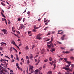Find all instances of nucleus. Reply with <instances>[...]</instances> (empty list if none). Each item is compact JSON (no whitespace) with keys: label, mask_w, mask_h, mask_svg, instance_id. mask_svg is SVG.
<instances>
[{"label":"nucleus","mask_w":74,"mask_h":74,"mask_svg":"<svg viewBox=\"0 0 74 74\" xmlns=\"http://www.w3.org/2000/svg\"><path fill=\"white\" fill-rule=\"evenodd\" d=\"M29 71H31V70L32 69H34V66H30L29 67Z\"/></svg>","instance_id":"1a4fd4ad"},{"label":"nucleus","mask_w":74,"mask_h":74,"mask_svg":"<svg viewBox=\"0 0 74 74\" xmlns=\"http://www.w3.org/2000/svg\"><path fill=\"white\" fill-rule=\"evenodd\" d=\"M19 69L20 70H21V71H22L23 70L22 68H21V67H19Z\"/></svg>","instance_id":"3c124183"},{"label":"nucleus","mask_w":74,"mask_h":74,"mask_svg":"<svg viewBox=\"0 0 74 74\" xmlns=\"http://www.w3.org/2000/svg\"><path fill=\"white\" fill-rule=\"evenodd\" d=\"M28 67H27V72L28 73Z\"/></svg>","instance_id":"6e6d98bb"},{"label":"nucleus","mask_w":74,"mask_h":74,"mask_svg":"<svg viewBox=\"0 0 74 74\" xmlns=\"http://www.w3.org/2000/svg\"><path fill=\"white\" fill-rule=\"evenodd\" d=\"M16 32H17L18 34H20V32L19 31H16Z\"/></svg>","instance_id":"a878e982"},{"label":"nucleus","mask_w":74,"mask_h":74,"mask_svg":"<svg viewBox=\"0 0 74 74\" xmlns=\"http://www.w3.org/2000/svg\"><path fill=\"white\" fill-rule=\"evenodd\" d=\"M34 29H37V27H36V26H35L34 27Z\"/></svg>","instance_id":"603ef678"},{"label":"nucleus","mask_w":74,"mask_h":74,"mask_svg":"<svg viewBox=\"0 0 74 74\" xmlns=\"http://www.w3.org/2000/svg\"><path fill=\"white\" fill-rule=\"evenodd\" d=\"M53 66H54L53 69H55V68L56 67V63H55L53 64Z\"/></svg>","instance_id":"c756f323"},{"label":"nucleus","mask_w":74,"mask_h":74,"mask_svg":"<svg viewBox=\"0 0 74 74\" xmlns=\"http://www.w3.org/2000/svg\"><path fill=\"white\" fill-rule=\"evenodd\" d=\"M0 50H3V48L1 47H0Z\"/></svg>","instance_id":"7c9ffc66"},{"label":"nucleus","mask_w":74,"mask_h":74,"mask_svg":"<svg viewBox=\"0 0 74 74\" xmlns=\"http://www.w3.org/2000/svg\"><path fill=\"white\" fill-rule=\"evenodd\" d=\"M49 40H50V39H48V40H46L45 41H49Z\"/></svg>","instance_id":"864d4df0"},{"label":"nucleus","mask_w":74,"mask_h":74,"mask_svg":"<svg viewBox=\"0 0 74 74\" xmlns=\"http://www.w3.org/2000/svg\"><path fill=\"white\" fill-rule=\"evenodd\" d=\"M33 57V55L32 54L31 55H30V58L31 59H32Z\"/></svg>","instance_id":"4468645a"},{"label":"nucleus","mask_w":74,"mask_h":74,"mask_svg":"<svg viewBox=\"0 0 74 74\" xmlns=\"http://www.w3.org/2000/svg\"><path fill=\"white\" fill-rule=\"evenodd\" d=\"M16 55V60L17 59L18 60V61H19V58H18V56L17 54V53H16L15 54Z\"/></svg>","instance_id":"9d476101"},{"label":"nucleus","mask_w":74,"mask_h":74,"mask_svg":"<svg viewBox=\"0 0 74 74\" xmlns=\"http://www.w3.org/2000/svg\"><path fill=\"white\" fill-rule=\"evenodd\" d=\"M50 32H49L48 34H47V36H49V35H50Z\"/></svg>","instance_id":"37998d69"},{"label":"nucleus","mask_w":74,"mask_h":74,"mask_svg":"<svg viewBox=\"0 0 74 74\" xmlns=\"http://www.w3.org/2000/svg\"><path fill=\"white\" fill-rule=\"evenodd\" d=\"M52 72L51 71H50L48 72L47 74H52Z\"/></svg>","instance_id":"f8f14e48"},{"label":"nucleus","mask_w":74,"mask_h":74,"mask_svg":"<svg viewBox=\"0 0 74 74\" xmlns=\"http://www.w3.org/2000/svg\"><path fill=\"white\" fill-rule=\"evenodd\" d=\"M11 58H14V56H13L12 55H11Z\"/></svg>","instance_id":"8fccbe9b"},{"label":"nucleus","mask_w":74,"mask_h":74,"mask_svg":"<svg viewBox=\"0 0 74 74\" xmlns=\"http://www.w3.org/2000/svg\"><path fill=\"white\" fill-rule=\"evenodd\" d=\"M29 59H28L27 60V63H29Z\"/></svg>","instance_id":"4d7b16f0"},{"label":"nucleus","mask_w":74,"mask_h":74,"mask_svg":"<svg viewBox=\"0 0 74 74\" xmlns=\"http://www.w3.org/2000/svg\"><path fill=\"white\" fill-rule=\"evenodd\" d=\"M5 56V57H6V58H8V59H10V58H9V57H8V56Z\"/></svg>","instance_id":"72a5a7b5"},{"label":"nucleus","mask_w":74,"mask_h":74,"mask_svg":"<svg viewBox=\"0 0 74 74\" xmlns=\"http://www.w3.org/2000/svg\"><path fill=\"white\" fill-rule=\"evenodd\" d=\"M24 25L23 24H21V29H23V28L24 27Z\"/></svg>","instance_id":"dca6fc26"},{"label":"nucleus","mask_w":74,"mask_h":74,"mask_svg":"<svg viewBox=\"0 0 74 74\" xmlns=\"http://www.w3.org/2000/svg\"><path fill=\"white\" fill-rule=\"evenodd\" d=\"M34 72L35 74H38L39 72L38 69H37V70H35Z\"/></svg>","instance_id":"6e6552de"},{"label":"nucleus","mask_w":74,"mask_h":74,"mask_svg":"<svg viewBox=\"0 0 74 74\" xmlns=\"http://www.w3.org/2000/svg\"><path fill=\"white\" fill-rule=\"evenodd\" d=\"M49 28V27H45V28L44 29V30H47V29H48Z\"/></svg>","instance_id":"2f4dec72"},{"label":"nucleus","mask_w":74,"mask_h":74,"mask_svg":"<svg viewBox=\"0 0 74 74\" xmlns=\"http://www.w3.org/2000/svg\"><path fill=\"white\" fill-rule=\"evenodd\" d=\"M66 34H64L62 35V36L61 37V39L62 40H64V38L66 37Z\"/></svg>","instance_id":"423d86ee"},{"label":"nucleus","mask_w":74,"mask_h":74,"mask_svg":"<svg viewBox=\"0 0 74 74\" xmlns=\"http://www.w3.org/2000/svg\"><path fill=\"white\" fill-rule=\"evenodd\" d=\"M45 52V50L44 49H42V51H41V53L42 54L44 53V52Z\"/></svg>","instance_id":"ddd939ff"},{"label":"nucleus","mask_w":74,"mask_h":74,"mask_svg":"<svg viewBox=\"0 0 74 74\" xmlns=\"http://www.w3.org/2000/svg\"><path fill=\"white\" fill-rule=\"evenodd\" d=\"M45 62H47L48 61V59H46L45 60H44Z\"/></svg>","instance_id":"c9c22d12"},{"label":"nucleus","mask_w":74,"mask_h":74,"mask_svg":"<svg viewBox=\"0 0 74 74\" xmlns=\"http://www.w3.org/2000/svg\"><path fill=\"white\" fill-rule=\"evenodd\" d=\"M42 69V67H40V68H39V69H40V70H41Z\"/></svg>","instance_id":"338daca9"},{"label":"nucleus","mask_w":74,"mask_h":74,"mask_svg":"<svg viewBox=\"0 0 74 74\" xmlns=\"http://www.w3.org/2000/svg\"><path fill=\"white\" fill-rule=\"evenodd\" d=\"M8 63H6L5 66H7V65H8Z\"/></svg>","instance_id":"0e129e2a"},{"label":"nucleus","mask_w":74,"mask_h":74,"mask_svg":"<svg viewBox=\"0 0 74 74\" xmlns=\"http://www.w3.org/2000/svg\"><path fill=\"white\" fill-rule=\"evenodd\" d=\"M49 60H50V61H52V59L51 57H50V58H49Z\"/></svg>","instance_id":"cd10ccee"},{"label":"nucleus","mask_w":74,"mask_h":74,"mask_svg":"<svg viewBox=\"0 0 74 74\" xmlns=\"http://www.w3.org/2000/svg\"><path fill=\"white\" fill-rule=\"evenodd\" d=\"M51 42H52L51 41H50L49 42H48L47 44H51Z\"/></svg>","instance_id":"5701e85b"},{"label":"nucleus","mask_w":74,"mask_h":74,"mask_svg":"<svg viewBox=\"0 0 74 74\" xmlns=\"http://www.w3.org/2000/svg\"><path fill=\"white\" fill-rule=\"evenodd\" d=\"M1 4L2 5H3V6H5V3H3V2H1Z\"/></svg>","instance_id":"bb28decb"},{"label":"nucleus","mask_w":74,"mask_h":74,"mask_svg":"<svg viewBox=\"0 0 74 74\" xmlns=\"http://www.w3.org/2000/svg\"><path fill=\"white\" fill-rule=\"evenodd\" d=\"M14 35L15 36H16V37H17L18 38H19V37L18 36V35H16V34H14Z\"/></svg>","instance_id":"58836bf2"},{"label":"nucleus","mask_w":74,"mask_h":74,"mask_svg":"<svg viewBox=\"0 0 74 74\" xmlns=\"http://www.w3.org/2000/svg\"><path fill=\"white\" fill-rule=\"evenodd\" d=\"M4 42H1V46H2V47H3L4 46V45L3 44Z\"/></svg>","instance_id":"c85d7f7f"},{"label":"nucleus","mask_w":74,"mask_h":74,"mask_svg":"<svg viewBox=\"0 0 74 74\" xmlns=\"http://www.w3.org/2000/svg\"><path fill=\"white\" fill-rule=\"evenodd\" d=\"M51 47H54V46L53 44H52V42H51Z\"/></svg>","instance_id":"b1692460"},{"label":"nucleus","mask_w":74,"mask_h":74,"mask_svg":"<svg viewBox=\"0 0 74 74\" xmlns=\"http://www.w3.org/2000/svg\"><path fill=\"white\" fill-rule=\"evenodd\" d=\"M51 41H53V37H52L51 38Z\"/></svg>","instance_id":"79ce46f5"},{"label":"nucleus","mask_w":74,"mask_h":74,"mask_svg":"<svg viewBox=\"0 0 74 74\" xmlns=\"http://www.w3.org/2000/svg\"><path fill=\"white\" fill-rule=\"evenodd\" d=\"M54 51H55V48H53V49H52V50L51 51V52H53Z\"/></svg>","instance_id":"2eb2a0df"},{"label":"nucleus","mask_w":74,"mask_h":74,"mask_svg":"<svg viewBox=\"0 0 74 74\" xmlns=\"http://www.w3.org/2000/svg\"><path fill=\"white\" fill-rule=\"evenodd\" d=\"M34 72V70L33 69H32V70H31V73H33Z\"/></svg>","instance_id":"a211bd4d"},{"label":"nucleus","mask_w":74,"mask_h":74,"mask_svg":"<svg viewBox=\"0 0 74 74\" xmlns=\"http://www.w3.org/2000/svg\"><path fill=\"white\" fill-rule=\"evenodd\" d=\"M25 49H28V50L29 47H28V46H27V47H25Z\"/></svg>","instance_id":"4be33fe9"},{"label":"nucleus","mask_w":74,"mask_h":74,"mask_svg":"<svg viewBox=\"0 0 74 74\" xmlns=\"http://www.w3.org/2000/svg\"><path fill=\"white\" fill-rule=\"evenodd\" d=\"M48 22H47V23H45V24L46 25H48Z\"/></svg>","instance_id":"e2e57ef3"},{"label":"nucleus","mask_w":74,"mask_h":74,"mask_svg":"<svg viewBox=\"0 0 74 74\" xmlns=\"http://www.w3.org/2000/svg\"><path fill=\"white\" fill-rule=\"evenodd\" d=\"M71 63V62H68V61H67L66 63H68V64H67V65H66V68H67V67H69V66H70Z\"/></svg>","instance_id":"20e7f679"},{"label":"nucleus","mask_w":74,"mask_h":74,"mask_svg":"<svg viewBox=\"0 0 74 74\" xmlns=\"http://www.w3.org/2000/svg\"><path fill=\"white\" fill-rule=\"evenodd\" d=\"M22 60H23V63H24V59H23V58H22V59H21V61H22Z\"/></svg>","instance_id":"f704fd0d"},{"label":"nucleus","mask_w":74,"mask_h":74,"mask_svg":"<svg viewBox=\"0 0 74 74\" xmlns=\"http://www.w3.org/2000/svg\"><path fill=\"white\" fill-rule=\"evenodd\" d=\"M32 32H36V30L35 29H33L32 30Z\"/></svg>","instance_id":"aec40b11"},{"label":"nucleus","mask_w":74,"mask_h":74,"mask_svg":"<svg viewBox=\"0 0 74 74\" xmlns=\"http://www.w3.org/2000/svg\"><path fill=\"white\" fill-rule=\"evenodd\" d=\"M26 59H29V58H28V56H26Z\"/></svg>","instance_id":"de8ad7c7"},{"label":"nucleus","mask_w":74,"mask_h":74,"mask_svg":"<svg viewBox=\"0 0 74 74\" xmlns=\"http://www.w3.org/2000/svg\"><path fill=\"white\" fill-rule=\"evenodd\" d=\"M41 34H38V35H37V36L36 37V38H37V39L39 40H40V39H41V38L40 37H41Z\"/></svg>","instance_id":"f03ea898"},{"label":"nucleus","mask_w":74,"mask_h":74,"mask_svg":"<svg viewBox=\"0 0 74 74\" xmlns=\"http://www.w3.org/2000/svg\"><path fill=\"white\" fill-rule=\"evenodd\" d=\"M5 20H6V19L5 18H2V20H3V21H4L5 20Z\"/></svg>","instance_id":"a18cd8bd"},{"label":"nucleus","mask_w":74,"mask_h":74,"mask_svg":"<svg viewBox=\"0 0 74 74\" xmlns=\"http://www.w3.org/2000/svg\"><path fill=\"white\" fill-rule=\"evenodd\" d=\"M12 44H13V45H15V46H16L18 48V49H19L20 50V49L19 47H18L16 45V44L15 42H14V41H12Z\"/></svg>","instance_id":"39448f33"},{"label":"nucleus","mask_w":74,"mask_h":74,"mask_svg":"<svg viewBox=\"0 0 74 74\" xmlns=\"http://www.w3.org/2000/svg\"><path fill=\"white\" fill-rule=\"evenodd\" d=\"M1 31L2 32H4V34H6V33L7 32L6 29H1Z\"/></svg>","instance_id":"0eeeda50"},{"label":"nucleus","mask_w":74,"mask_h":74,"mask_svg":"<svg viewBox=\"0 0 74 74\" xmlns=\"http://www.w3.org/2000/svg\"><path fill=\"white\" fill-rule=\"evenodd\" d=\"M74 64H71V67H72V69H73V68L74 67Z\"/></svg>","instance_id":"c03bdc74"},{"label":"nucleus","mask_w":74,"mask_h":74,"mask_svg":"<svg viewBox=\"0 0 74 74\" xmlns=\"http://www.w3.org/2000/svg\"><path fill=\"white\" fill-rule=\"evenodd\" d=\"M5 23H6V24L7 25L8 24H7V21L6 19H5Z\"/></svg>","instance_id":"ea45409f"},{"label":"nucleus","mask_w":74,"mask_h":74,"mask_svg":"<svg viewBox=\"0 0 74 74\" xmlns=\"http://www.w3.org/2000/svg\"><path fill=\"white\" fill-rule=\"evenodd\" d=\"M5 72H7V70H4H4H2V71L1 70V69H0V74H5Z\"/></svg>","instance_id":"7ed1b4c3"},{"label":"nucleus","mask_w":74,"mask_h":74,"mask_svg":"<svg viewBox=\"0 0 74 74\" xmlns=\"http://www.w3.org/2000/svg\"><path fill=\"white\" fill-rule=\"evenodd\" d=\"M31 31H28V34H31Z\"/></svg>","instance_id":"473e14b6"},{"label":"nucleus","mask_w":74,"mask_h":74,"mask_svg":"<svg viewBox=\"0 0 74 74\" xmlns=\"http://www.w3.org/2000/svg\"><path fill=\"white\" fill-rule=\"evenodd\" d=\"M34 47H35V45H32V49H33V48H34Z\"/></svg>","instance_id":"49530a36"},{"label":"nucleus","mask_w":74,"mask_h":74,"mask_svg":"<svg viewBox=\"0 0 74 74\" xmlns=\"http://www.w3.org/2000/svg\"><path fill=\"white\" fill-rule=\"evenodd\" d=\"M63 69H65V70H69V71L72 72L73 70V68H71V69H70V68H66V67H63Z\"/></svg>","instance_id":"f257e3e1"},{"label":"nucleus","mask_w":74,"mask_h":74,"mask_svg":"<svg viewBox=\"0 0 74 74\" xmlns=\"http://www.w3.org/2000/svg\"><path fill=\"white\" fill-rule=\"evenodd\" d=\"M10 71L11 72V73H12V72H13V70H10Z\"/></svg>","instance_id":"13d9d810"},{"label":"nucleus","mask_w":74,"mask_h":74,"mask_svg":"<svg viewBox=\"0 0 74 74\" xmlns=\"http://www.w3.org/2000/svg\"><path fill=\"white\" fill-rule=\"evenodd\" d=\"M67 58H64V62H66L67 63Z\"/></svg>","instance_id":"6ab92c4d"},{"label":"nucleus","mask_w":74,"mask_h":74,"mask_svg":"<svg viewBox=\"0 0 74 74\" xmlns=\"http://www.w3.org/2000/svg\"><path fill=\"white\" fill-rule=\"evenodd\" d=\"M47 47H48L49 48H50L51 47V44L50 45H47Z\"/></svg>","instance_id":"412c9836"},{"label":"nucleus","mask_w":74,"mask_h":74,"mask_svg":"<svg viewBox=\"0 0 74 74\" xmlns=\"http://www.w3.org/2000/svg\"><path fill=\"white\" fill-rule=\"evenodd\" d=\"M65 74H69V73H65Z\"/></svg>","instance_id":"774afa93"},{"label":"nucleus","mask_w":74,"mask_h":74,"mask_svg":"<svg viewBox=\"0 0 74 74\" xmlns=\"http://www.w3.org/2000/svg\"><path fill=\"white\" fill-rule=\"evenodd\" d=\"M12 62H15V60L13 59H12Z\"/></svg>","instance_id":"680f3d73"},{"label":"nucleus","mask_w":74,"mask_h":74,"mask_svg":"<svg viewBox=\"0 0 74 74\" xmlns=\"http://www.w3.org/2000/svg\"><path fill=\"white\" fill-rule=\"evenodd\" d=\"M62 53H69V52H68V51H66V52H65V51H63Z\"/></svg>","instance_id":"f3484780"},{"label":"nucleus","mask_w":74,"mask_h":74,"mask_svg":"<svg viewBox=\"0 0 74 74\" xmlns=\"http://www.w3.org/2000/svg\"><path fill=\"white\" fill-rule=\"evenodd\" d=\"M25 18H24L23 19V22H24V21H25Z\"/></svg>","instance_id":"a19ab883"},{"label":"nucleus","mask_w":74,"mask_h":74,"mask_svg":"<svg viewBox=\"0 0 74 74\" xmlns=\"http://www.w3.org/2000/svg\"><path fill=\"white\" fill-rule=\"evenodd\" d=\"M10 52H11L12 51V50H11V47L10 48Z\"/></svg>","instance_id":"bf43d9fd"},{"label":"nucleus","mask_w":74,"mask_h":74,"mask_svg":"<svg viewBox=\"0 0 74 74\" xmlns=\"http://www.w3.org/2000/svg\"><path fill=\"white\" fill-rule=\"evenodd\" d=\"M49 63L50 64H51V66H52V65H53V63H52V62H50Z\"/></svg>","instance_id":"e433bc0d"},{"label":"nucleus","mask_w":74,"mask_h":74,"mask_svg":"<svg viewBox=\"0 0 74 74\" xmlns=\"http://www.w3.org/2000/svg\"><path fill=\"white\" fill-rule=\"evenodd\" d=\"M30 13V12L29 11H28L27 12V14H29Z\"/></svg>","instance_id":"69168bd1"},{"label":"nucleus","mask_w":74,"mask_h":74,"mask_svg":"<svg viewBox=\"0 0 74 74\" xmlns=\"http://www.w3.org/2000/svg\"><path fill=\"white\" fill-rule=\"evenodd\" d=\"M8 21H9V22H8V24H10V23H11V22H10V20H9Z\"/></svg>","instance_id":"052dcab7"},{"label":"nucleus","mask_w":74,"mask_h":74,"mask_svg":"<svg viewBox=\"0 0 74 74\" xmlns=\"http://www.w3.org/2000/svg\"><path fill=\"white\" fill-rule=\"evenodd\" d=\"M63 33V32H61V33H60L59 32H58V34H62Z\"/></svg>","instance_id":"393cba45"},{"label":"nucleus","mask_w":74,"mask_h":74,"mask_svg":"<svg viewBox=\"0 0 74 74\" xmlns=\"http://www.w3.org/2000/svg\"><path fill=\"white\" fill-rule=\"evenodd\" d=\"M5 60L6 61V59H1L0 60V62H3L4 63V61H5Z\"/></svg>","instance_id":"9b49d317"},{"label":"nucleus","mask_w":74,"mask_h":74,"mask_svg":"<svg viewBox=\"0 0 74 74\" xmlns=\"http://www.w3.org/2000/svg\"><path fill=\"white\" fill-rule=\"evenodd\" d=\"M47 21H48V19H47L45 21V20H44V22L45 23V22H47Z\"/></svg>","instance_id":"09e8293b"},{"label":"nucleus","mask_w":74,"mask_h":74,"mask_svg":"<svg viewBox=\"0 0 74 74\" xmlns=\"http://www.w3.org/2000/svg\"><path fill=\"white\" fill-rule=\"evenodd\" d=\"M70 59H74V58H73V56H71V57H70Z\"/></svg>","instance_id":"4c0bfd02"},{"label":"nucleus","mask_w":74,"mask_h":74,"mask_svg":"<svg viewBox=\"0 0 74 74\" xmlns=\"http://www.w3.org/2000/svg\"><path fill=\"white\" fill-rule=\"evenodd\" d=\"M18 63H16V66H17V67H18Z\"/></svg>","instance_id":"5fc2aeb1"}]
</instances>
